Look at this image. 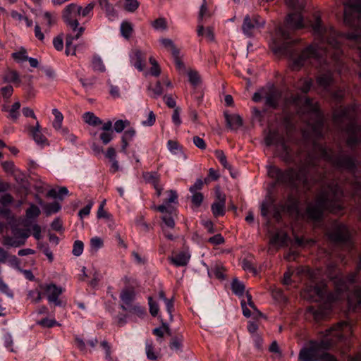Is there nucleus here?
Listing matches in <instances>:
<instances>
[{
	"mask_svg": "<svg viewBox=\"0 0 361 361\" xmlns=\"http://www.w3.org/2000/svg\"><path fill=\"white\" fill-rule=\"evenodd\" d=\"M345 95V89H338L331 93L332 98L337 102H341Z\"/></svg>",
	"mask_w": 361,
	"mask_h": 361,
	"instance_id": "obj_58",
	"label": "nucleus"
},
{
	"mask_svg": "<svg viewBox=\"0 0 361 361\" xmlns=\"http://www.w3.org/2000/svg\"><path fill=\"white\" fill-rule=\"evenodd\" d=\"M13 58L18 61H25L27 60V56L25 50H21L14 52L12 54Z\"/></svg>",
	"mask_w": 361,
	"mask_h": 361,
	"instance_id": "obj_57",
	"label": "nucleus"
},
{
	"mask_svg": "<svg viewBox=\"0 0 361 361\" xmlns=\"http://www.w3.org/2000/svg\"><path fill=\"white\" fill-rule=\"evenodd\" d=\"M81 6L75 4H70L63 10V18L73 32H78L79 25L78 17L80 16Z\"/></svg>",
	"mask_w": 361,
	"mask_h": 361,
	"instance_id": "obj_12",
	"label": "nucleus"
},
{
	"mask_svg": "<svg viewBox=\"0 0 361 361\" xmlns=\"http://www.w3.org/2000/svg\"><path fill=\"white\" fill-rule=\"evenodd\" d=\"M169 151L174 155L183 154V146L176 140H169L166 144Z\"/></svg>",
	"mask_w": 361,
	"mask_h": 361,
	"instance_id": "obj_26",
	"label": "nucleus"
},
{
	"mask_svg": "<svg viewBox=\"0 0 361 361\" xmlns=\"http://www.w3.org/2000/svg\"><path fill=\"white\" fill-rule=\"evenodd\" d=\"M135 297L136 293L133 287H126L122 289L120 293L121 302L120 307L130 314H135L139 317H143L146 314V310L139 304L133 303Z\"/></svg>",
	"mask_w": 361,
	"mask_h": 361,
	"instance_id": "obj_9",
	"label": "nucleus"
},
{
	"mask_svg": "<svg viewBox=\"0 0 361 361\" xmlns=\"http://www.w3.org/2000/svg\"><path fill=\"white\" fill-rule=\"evenodd\" d=\"M314 148L318 149L321 158L330 162L332 165L338 169H346L350 172L355 178L353 183V188L355 190L361 189V178L357 175L355 160L353 157L343 152L334 155L331 149L322 145L317 146L314 144Z\"/></svg>",
	"mask_w": 361,
	"mask_h": 361,
	"instance_id": "obj_6",
	"label": "nucleus"
},
{
	"mask_svg": "<svg viewBox=\"0 0 361 361\" xmlns=\"http://www.w3.org/2000/svg\"><path fill=\"white\" fill-rule=\"evenodd\" d=\"M148 303L149 306V312L153 317H156L159 310V305L157 302L153 300L152 297L148 298Z\"/></svg>",
	"mask_w": 361,
	"mask_h": 361,
	"instance_id": "obj_51",
	"label": "nucleus"
},
{
	"mask_svg": "<svg viewBox=\"0 0 361 361\" xmlns=\"http://www.w3.org/2000/svg\"><path fill=\"white\" fill-rule=\"evenodd\" d=\"M225 240L221 234H216L208 239V242L214 245H219L223 244Z\"/></svg>",
	"mask_w": 361,
	"mask_h": 361,
	"instance_id": "obj_61",
	"label": "nucleus"
},
{
	"mask_svg": "<svg viewBox=\"0 0 361 361\" xmlns=\"http://www.w3.org/2000/svg\"><path fill=\"white\" fill-rule=\"evenodd\" d=\"M42 294L47 296L49 302H53L56 306H61V302L59 296L63 293V288L53 283H42L39 286Z\"/></svg>",
	"mask_w": 361,
	"mask_h": 361,
	"instance_id": "obj_13",
	"label": "nucleus"
},
{
	"mask_svg": "<svg viewBox=\"0 0 361 361\" xmlns=\"http://www.w3.org/2000/svg\"><path fill=\"white\" fill-rule=\"evenodd\" d=\"M99 3L102 8L105 10L109 18L113 20L116 16V12L113 6L109 3L108 0H105L104 3L102 2V0H99Z\"/></svg>",
	"mask_w": 361,
	"mask_h": 361,
	"instance_id": "obj_34",
	"label": "nucleus"
},
{
	"mask_svg": "<svg viewBox=\"0 0 361 361\" xmlns=\"http://www.w3.org/2000/svg\"><path fill=\"white\" fill-rule=\"evenodd\" d=\"M161 213L162 214L161 219L162 221L164 223V224L170 228H174V217L177 216V210H175L174 213H171L170 212H165Z\"/></svg>",
	"mask_w": 361,
	"mask_h": 361,
	"instance_id": "obj_27",
	"label": "nucleus"
},
{
	"mask_svg": "<svg viewBox=\"0 0 361 361\" xmlns=\"http://www.w3.org/2000/svg\"><path fill=\"white\" fill-rule=\"evenodd\" d=\"M37 324L42 327L51 328L58 324L54 319L44 318L37 322Z\"/></svg>",
	"mask_w": 361,
	"mask_h": 361,
	"instance_id": "obj_49",
	"label": "nucleus"
},
{
	"mask_svg": "<svg viewBox=\"0 0 361 361\" xmlns=\"http://www.w3.org/2000/svg\"><path fill=\"white\" fill-rule=\"evenodd\" d=\"M30 133L35 140V142L41 146H45L49 145L48 140L42 133L40 130V126L38 122L36 123L35 126L29 128Z\"/></svg>",
	"mask_w": 361,
	"mask_h": 361,
	"instance_id": "obj_19",
	"label": "nucleus"
},
{
	"mask_svg": "<svg viewBox=\"0 0 361 361\" xmlns=\"http://www.w3.org/2000/svg\"><path fill=\"white\" fill-rule=\"evenodd\" d=\"M216 158L219 160L221 164L226 169H230V165L227 161L226 157L222 150H216L214 152Z\"/></svg>",
	"mask_w": 361,
	"mask_h": 361,
	"instance_id": "obj_42",
	"label": "nucleus"
},
{
	"mask_svg": "<svg viewBox=\"0 0 361 361\" xmlns=\"http://www.w3.org/2000/svg\"><path fill=\"white\" fill-rule=\"evenodd\" d=\"M28 297L31 299V301L34 303L39 302L42 299V291L38 290H30L28 293Z\"/></svg>",
	"mask_w": 361,
	"mask_h": 361,
	"instance_id": "obj_46",
	"label": "nucleus"
},
{
	"mask_svg": "<svg viewBox=\"0 0 361 361\" xmlns=\"http://www.w3.org/2000/svg\"><path fill=\"white\" fill-rule=\"evenodd\" d=\"M323 334L320 341L311 340L299 353V361H338L326 350L336 348L345 355L351 348L352 325L348 322H340L332 326Z\"/></svg>",
	"mask_w": 361,
	"mask_h": 361,
	"instance_id": "obj_3",
	"label": "nucleus"
},
{
	"mask_svg": "<svg viewBox=\"0 0 361 361\" xmlns=\"http://www.w3.org/2000/svg\"><path fill=\"white\" fill-rule=\"evenodd\" d=\"M75 343L76 347L81 351L87 352L88 350L91 351L94 349L98 343V340L97 338H92L87 341V343L84 341L82 338L76 336L75 337Z\"/></svg>",
	"mask_w": 361,
	"mask_h": 361,
	"instance_id": "obj_20",
	"label": "nucleus"
},
{
	"mask_svg": "<svg viewBox=\"0 0 361 361\" xmlns=\"http://www.w3.org/2000/svg\"><path fill=\"white\" fill-rule=\"evenodd\" d=\"M264 25L265 20L259 15H246L242 25V30L246 37H251L255 35L257 31L264 27Z\"/></svg>",
	"mask_w": 361,
	"mask_h": 361,
	"instance_id": "obj_11",
	"label": "nucleus"
},
{
	"mask_svg": "<svg viewBox=\"0 0 361 361\" xmlns=\"http://www.w3.org/2000/svg\"><path fill=\"white\" fill-rule=\"evenodd\" d=\"M30 235L28 230L13 228L12 235L6 238V243L11 247H18L23 245Z\"/></svg>",
	"mask_w": 361,
	"mask_h": 361,
	"instance_id": "obj_14",
	"label": "nucleus"
},
{
	"mask_svg": "<svg viewBox=\"0 0 361 361\" xmlns=\"http://www.w3.org/2000/svg\"><path fill=\"white\" fill-rule=\"evenodd\" d=\"M145 352L147 359L150 360H156L158 358L157 353L154 350L152 340H147L145 341Z\"/></svg>",
	"mask_w": 361,
	"mask_h": 361,
	"instance_id": "obj_31",
	"label": "nucleus"
},
{
	"mask_svg": "<svg viewBox=\"0 0 361 361\" xmlns=\"http://www.w3.org/2000/svg\"><path fill=\"white\" fill-rule=\"evenodd\" d=\"M146 55L140 50H135L132 56V61L134 66L140 71H143L145 67Z\"/></svg>",
	"mask_w": 361,
	"mask_h": 361,
	"instance_id": "obj_22",
	"label": "nucleus"
},
{
	"mask_svg": "<svg viewBox=\"0 0 361 361\" xmlns=\"http://www.w3.org/2000/svg\"><path fill=\"white\" fill-rule=\"evenodd\" d=\"M13 88L11 85H6L0 89V92L4 99H8L11 97Z\"/></svg>",
	"mask_w": 361,
	"mask_h": 361,
	"instance_id": "obj_59",
	"label": "nucleus"
},
{
	"mask_svg": "<svg viewBox=\"0 0 361 361\" xmlns=\"http://www.w3.org/2000/svg\"><path fill=\"white\" fill-rule=\"evenodd\" d=\"M20 102H16L13 103V104L11 106V108L8 111V117L12 119L13 121H16L19 116V109L20 108Z\"/></svg>",
	"mask_w": 361,
	"mask_h": 361,
	"instance_id": "obj_38",
	"label": "nucleus"
},
{
	"mask_svg": "<svg viewBox=\"0 0 361 361\" xmlns=\"http://www.w3.org/2000/svg\"><path fill=\"white\" fill-rule=\"evenodd\" d=\"M42 17L43 20L42 23L44 24L48 28H49L56 23L55 16L48 11L44 12Z\"/></svg>",
	"mask_w": 361,
	"mask_h": 361,
	"instance_id": "obj_39",
	"label": "nucleus"
},
{
	"mask_svg": "<svg viewBox=\"0 0 361 361\" xmlns=\"http://www.w3.org/2000/svg\"><path fill=\"white\" fill-rule=\"evenodd\" d=\"M190 255L185 251L173 254L168 259L171 264L176 267L186 266L190 260Z\"/></svg>",
	"mask_w": 361,
	"mask_h": 361,
	"instance_id": "obj_16",
	"label": "nucleus"
},
{
	"mask_svg": "<svg viewBox=\"0 0 361 361\" xmlns=\"http://www.w3.org/2000/svg\"><path fill=\"white\" fill-rule=\"evenodd\" d=\"M329 240L336 244L344 245L348 252L353 248L351 233L348 226L338 221H334L326 232Z\"/></svg>",
	"mask_w": 361,
	"mask_h": 361,
	"instance_id": "obj_8",
	"label": "nucleus"
},
{
	"mask_svg": "<svg viewBox=\"0 0 361 361\" xmlns=\"http://www.w3.org/2000/svg\"><path fill=\"white\" fill-rule=\"evenodd\" d=\"M52 114L54 116V120L53 121V127L54 129L56 130H61L62 134L68 133V130L66 128H61L63 120V116L61 112L57 109H53Z\"/></svg>",
	"mask_w": 361,
	"mask_h": 361,
	"instance_id": "obj_23",
	"label": "nucleus"
},
{
	"mask_svg": "<svg viewBox=\"0 0 361 361\" xmlns=\"http://www.w3.org/2000/svg\"><path fill=\"white\" fill-rule=\"evenodd\" d=\"M361 269V255H360V264L357 271L349 274L344 277L342 274L336 273V265L334 263L329 264L326 268V274L333 281L335 291L329 292L326 290V286L324 284L307 286L302 293V296L308 300L322 302L318 307L310 306L307 312L312 314L317 321L322 320L326 317L334 305L338 302L345 299L347 296L349 310L358 311L361 308V287L356 286L353 291L346 295L349 286L353 284L357 279V272Z\"/></svg>",
	"mask_w": 361,
	"mask_h": 361,
	"instance_id": "obj_2",
	"label": "nucleus"
},
{
	"mask_svg": "<svg viewBox=\"0 0 361 361\" xmlns=\"http://www.w3.org/2000/svg\"><path fill=\"white\" fill-rule=\"evenodd\" d=\"M228 126L231 128H238L243 124L242 119L238 115H227L226 116Z\"/></svg>",
	"mask_w": 361,
	"mask_h": 361,
	"instance_id": "obj_33",
	"label": "nucleus"
},
{
	"mask_svg": "<svg viewBox=\"0 0 361 361\" xmlns=\"http://www.w3.org/2000/svg\"><path fill=\"white\" fill-rule=\"evenodd\" d=\"M44 209L47 215H50L51 214L58 212L61 209V205L59 204V203L54 202L47 204L44 206Z\"/></svg>",
	"mask_w": 361,
	"mask_h": 361,
	"instance_id": "obj_40",
	"label": "nucleus"
},
{
	"mask_svg": "<svg viewBox=\"0 0 361 361\" xmlns=\"http://www.w3.org/2000/svg\"><path fill=\"white\" fill-rule=\"evenodd\" d=\"M4 80L8 82H19V75L15 71H9L4 76Z\"/></svg>",
	"mask_w": 361,
	"mask_h": 361,
	"instance_id": "obj_55",
	"label": "nucleus"
},
{
	"mask_svg": "<svg viewBox=\"0 0 361 361\" xmlns=\"http://www.w3.org/2000/svg\"><path fill=\"white\" fill-rule=\"evenodd\" d=\"M192 195L191 197L192 203L196 207H198L201 205L203 201V195L200 192H192Z\"/></svg>",
	"mask_w": 361,
	"mask_h": 361,
	"instance_id": "obj_54",
	"label": "nucleus"
},
{
	"mask_svg": "<svg viewBox=\"0 0 361 361\" xmlns=\"http://www.w3.org/2000/svg\"><path fill=\"white\" fill-rule=\"evenodd\" d=\"M226 198L225 196L218 195V201L214 202L211 207L213 215L215 217L222 216L225 214Z\"/></svg>",
	"mask_w": 361,
	"mask_h": 361,
	"instance_id": "obj_21",
	"label": "nucleus"
},
{
	"mask_svg": "<svg viewBox=\"0 0 361 361\" xmlns=\"http://www.w3.org/2000/svg\"><path fill=\"white\" fill-rule=\"evenodd\" d=\"M168 197L166 198L163 203L156 207V210L159 212H170L174 213L177 210L174 205L178 204V194L176 190H170L166 191Z\"/></svg>",
	"mask_w": 361,
	"mask_h": 361,
	"instance_id": "obj_15",
	"label": "nucleus"
},
{
	"mask_svg": "<svg viewBox=\"0 0 361 361\" xmlns=\"http://www.w3.org/2000/svg\"><path fill=\"white\" fill-rule=\"evenodd\" d=\"M92 68L94 71L99 72H104L106 68L100 56L95 55L92 61Z\"/></svg>",
	"mask_w": 361,
	"mask_h": 361,
	"instance_id": "obj_35",
	"label": "nucleus"
},
{
	"mask_svg": "<svg viewBox=\"0 0 361 361\" xmlns=\"http://www.w3.org/2000/svg\"><path fill=\"white\" fill-rule=\"evenodd\" d=\"M313 84L312 79L310 78H300L295 85V87L302 93L307 94L311 89Z\"/></svg>",
	"mask_w": 361,
	"mask_h": 361,
	"instance_id": "obj_25",
	"label": "nucleus"
},
{
	"mask_svg": "<svg viewBox=\"0 0 361 361\" xmlns=\"http://www.w3.org/2000/svg\"><path fill=\"white\" fill-rule=\"evenodd\" d=\"M121 32L126 38H129L133 32V27L130 23L123 22L121 25Z\"/></svg>",
	"mask_w": 361,
	"mask_h": 361,
	"instance_id": "obj_43",
	"label": "nucleus"
},
{
	"mask_svg": "<svg viewBox=\"0 0 361 361\" xmlns=\"http://www.w3.org/2000/svg\"><path fill=\"white\" fill-rule=\"evenodd\" d=\"M39 214V208L34 204H31L30 207L26 210V218L28 219H36Z\"/></svg>",
	"mask_w": 361,
	"mask_h": 361,
	"instance_id": "obj_37",
	"label": "nucleus"
},
{
	"mask_svg": "<svg viewBox=\"0 0 361 361\" xmlns=\"http://www.w3.org/2000/svg\"><path fill=\"white\" fill-rule=\"evenodd\" d=\"M152 25L156 30H164L166 28V22L164 18L155 20Z\"/></svg>",
	"mask_w": 361,
	"mask_h": 361,
	"instance_id": "obj_64",
	"label": "nucleus"
},
{
	"mask_svg": "<svg viewBox=\"0 0 361 361\" xmlns=\"http://www.w3.org/2000/svg\"><path fill=\"white\" fill-rule=\"evenodd\" d=\"M148 90L151 92L150 97L157 98L163 94V88L160 81H157L154 86L149 85Z\"/></svg>",
	"mask_w": 361,
	"mask_h": 361,
	"instance_id": "obj_36",
	"label": "nucleus"
},
{
	"mask_svg": "<svg viewBox=\"0 0 361 361\" xmlns=\"http://www.w3.org/2000/svg\"><path fill=\"white\" fill-rule=\"evenodd\" d=\"M287 5L296 11L288 15L286 27L277 30L279 43L274 41L271 45L273 51L279 55L288 56L291 61L292 68L300 70L307 64L315 65L319 69L316 78L319 87L329 92V87L334 82L333 71L341 73L345 68L341 44L343 39L348 40L356 54L360 57L359 66L361 67V0H347L345 3L344 23L353 29V32L338 34L331 27H323L319 16L310 25L313 30L314 40L300 53L293 49L294 41H290V32L288 30H296L309 25L304 21L301 11L304 3L300 0H286ZM361 78V71L359 73ZM357 106L353 104L345 107H340L333 114L335 125L343 129L347 135V145L351 148L361 145V126L356 124L357 119Z\"/></svg>",
	"mask_w": 361,
	"mask_h": 361,
	"instance_id": "obj_1",
	"label": "nucleus"
},
{
	"mask_svg": "<svg viewBox=\"0 0 361 361\" xmlns=\"http://www.w3.org/2000/svg\"><path fill=\"white\" fill-rule=\"evenodd\" d=\"M183 336H176L173 338L170 342V348L173 350H180L182 347Z\"/></svg>",
	"mask_w": 361,
	"mask_h": 361,
	"instance_id": "obj_44",
	"label": "nucleus"
},
{
	"mask_svg": "<svg viewBox=\"0 0 361 361\" xmlns=\"http://www.w3.org/2000/svg\"><path fill=\"white\" fill-rule=\"evenodd\" d=\"M231 288L234 294L240 297L244 294L245 286L243 282L237 279H234L231 283Z\"/></svg>",
	"mask_w": 361,
	"mask_h": 361,
	"instance_id": "obj_30",
	"label": "nucleus"
},
{
	"mask_svg": "<svg viewBox=\"0 0 361 361\" xmlns=\"http://www.w3.org/2000/svg\"><path fill=\"white\" fill-rule=\"evenodd\" d=\"M264 140L267 146L281 145L285 151L288 152L284 138L276 131H270L266 136Z\"/></svg>",
	"mask_w": 361,
	"mask_h": 361,
	"instance_id": "obj_17",
	"label": "nucleus"
},
{
	"mask_svg": "<svg viewBox=\"0 0 361 361\" xmlns=\"http://www.w3.org/2000/svg\"><path fill=\"white\" fill-rule=\"evenodd\" d=\"M343 190L337 182L332 181L327 185L322 184L314 202L310 203L306 208L307 218L320 221L325 211L334 214L341 212L343 209Z\"/></svg>",
	"mask_w": 361,
	"mask_h": 361,
	"instance_id": "obj_5",
	"label": "nucleus"
},
{
	"mask_svg": "<svg viewBox=\"0 0 361 361\" xmlns=\"http://www.w3.org/2000/svg\"><path fill=\"white\" fill-rule=\"evenodd\" d=\"M94 6L95 4L94 2H90L85 8L81 7L80 16L82 17L92 16Z\"/></svg>",
	"mask_w": 361,
	"mask_h": 361,
	"instance_id": "obj_52",
	"label": "nucleus"
},
{
	"mask_svg": "<svg viewBox=\"0 0 361 361\" xmlns=\"http://www.w3.org/2000/svg\"><path fill=\"white\" fill-rule=\"evenodd\" d=\"M156 121V115L152 111H149L147 115V119L142 121L144 126H152Z\"/></svg>",
	"mask_w": 361,
	"mask_h": 361,
	"instance_id": "obj_53",
	"label": "nucleus"
},
{
	"mask_svg": "<svg viewBox=\"0 0 361 361\" xmlns=\"http://www.w3.org/2000/svg\"><path fill=\"white\" fill-rule=\"evenodd\" d=\"M189 82L193 86H197L200 83V76L195 71H190L188 73Z\"/></svg>",
	"mask_w": 361,
	"mask_h": 361,
	"instance_id": "obj_45",
	"label": "nucleus"
},
{
	"mask_svg": "<svg viewBox=\"0 0 361 361\" xmlns=\"http://www.w3.org/2000/svg\"><path fill=\"white\" fill-rule=\"evenodd\" d=\"M130 126V121L128 120H118L114 123V130L116 133H121L126 127Z\"/></svg>",
	"mask_w": 361,
	"mask_h": 361,
	"instance_id": "obj_48",
	"label": "nucleus"
},
{
	"mask_svg": "<svg viewBox=\"0 0 361 361\" xmlns=\"http://www.w3.org/2000/svg\"><path fill=\"white\" fill-rule=\"evenodd\" d=\"M113 137V132H102L99 136L100 140L104 145L109 143L112 140Z\"/></svg>",
	"mask_w": 361,
	"mask_h": 361,
	"instance_id": "obj_60",
	"label": "nucleus"
},
{
	"mask_svg": "<svg viewBox=\"0 0 361 361\" xmlns=\"http://www.w3.org/2000/svg\"><path fill=\"white\" fill-rule=\"evenodd\" d=\"M83 249V243L80 240H76L74 242L72 253L73 255L78 257L82 253Z\"/></svg>",
	"mask_w": 361,
	"mask_h": 361,
	"instance_id": "obj_50",
	"label": "nucleus"
},
{
	"mask_svg": "<svg viewBox=\"0 0 361 361\" xmlns=\"http://www.w3.org/2000/svg\"><path fill=\"white\" fill-rule=\"evenodd\" d=\"M303 110L307 113L309 118L307 121L308 130L302 131L304 137H312L314 138H319L322 136V130L324 126V117L323 114L319 110V106L317 102L314 103L312 99L309 97H305L302 104Z\"/></svg>",
	"mask_w": 361,
	"mask_h": 361,
	"instance_id": "obj_7",
	"label": "nucleus"
},
{
	"mask_svg": "<svg viewBox=\"0 0 361 361\" xmlns=\"http://www.w3.org/2000/svg\"><path fill=\"white\" fill-rule=\"evenodd\" d=\"M85 29L82 27H80L78 32L75 35L70 34L66 36V55H75V47L73 45V41L77 40L83 33Z\"/></svg>",
	"mask_w": 361,
	"mask_h": 361,
	"instance_id": "obj_18",
	"label": "nucleus"
},
{
	"mask_svg": "<svg viewBox=\"0 0 361 361\" xmlns=\"http://www.w3.org/2000/svg\"><path fill=\"white\" fill-rule=\"evenodd\" d=\"M172 121L177 127L180 126L182 121L180 116V109L175 108L172 114Z\"/></svg>",
	"mask_w": 361,
	"mask_h": 361,
	"instance_id": "obj_62",
	"label": "nucleus"
},
{
	"mask_svg": "<svg viewBox=\"0 0 361 361\" xmlns=\"http://www.w3.org/2000/svg\"><path fill=\"white\" fill-rule=\"evenodd\" d=\"M85 122L90 126H97L102 123V120L92 112H86L83 114Z\"/></svg>",
	"mask_w": 361,
	"mask_h": 361,
	"instance_id": "obj_29",
	"label": "nucleus"
},
{
	"mask_svg": "<svg viewBox=\"0 0 361 361\" xmlns=\"http://www.w3.org/2000/svg\"><path fill=\"white\" fill-rule=\"evenodd\" d=\"M1 166L4 171L8 174L14 175L17 171V169L12 161H5L1 162Z\"/></svg>",
	"mask_w": 361,
	"mask_h": 361,
	"instance_id": "obj_41",
	"label": "nucleus"
},
{
	"mask_svg": "<svg viewBox=\"0 0 361 361\" xmlns=\"http://www.w3.org/2000/svg\"><path fill=\"white\" fill-rule=\"evenodd\" d=\"M142 178L145 183L154 187L160 183V174L157 171H146L142 173Z\"/></svg>",
	"mask_w": 361,
	"mask_h": 361,
	"instance_id": "obj_24",
	"label": "nucleus"
},
{
	"mask_svg": "<svg viewBox=\"0 0 361 361\" xmlns=\"http://www.w3.org/2000/svg\"><path fill=\"white\" fill-rule=\"evenodd\" d=\"M317 163V161L309 154L298 171L293 168L281 170L275 166H269L267 168V174L278 184L285 185L293 189L301 187L305 192H307L311 190L316 182L322 181L324 178L319 175L318 178H314L310 180L308 179L307 173L310 168L314 166Z\"/></svg>",
	"mask_w": 361,
	"mask_h": 361,
	"instance_id": "obj_4",
	"label": "nucleus"
},
{
	"mask_svg": "<svg viewBox=\"0 0 361 361\" xmlns=\"http://www.w3.org/2000/svg\"><path fill=\"white\" fill-rule=\"evenodd\" d=\"M288 236L285 233H276L270 239V244L283 247L286 245Z\"/></svg>",
	"mask_w": 361,
	"mask_h": 361,
	"instance_id": "obj_28",
	"label": "nucleus"
},
{
	"mask_svg": "<svg viewBox=\"0 0 361 361\" xmlns=\"http://www.w3.org/2000/svg\"><path fill=\"white\" fill-rule=\"evenodd\" d=\"M281 97V92L274 85L267 86L260 89L253 94L252 99L255 102H259L262 99H265L267 106L272 108H276Z\"/></svg>",
	"mask_w": 361,
	"mask_h": 361,
	"instance_id": "obj_10",
	"label": "nucleus"
},
{
	"mask_svg": "<svg viewBox=\"0 0 361 361\" xmlns=\"http://www.w3.org/2000/svg\"><path fill=\"white\" fill-rule=\"evenodd\" d=\"M139 6V3L137 0L126 1L125 9L129 12H134Z\"/></svg>",
	"mask_w": 361,
	"mask_h": 361,
	"instance_id": "obj_56",
	"label": "nucleus"
},
{
	"mask_svg": "<svg viewBox=\"0 0 361 361\" xmlns=\"http://www.w3.org/2000/svg\"><path fill=\"white\" fill-rule=\"evenodd\" d=\"M194 145L200 149H206V143L204 140L199 137V136H194L192 139Z\"/></svg>",
	"mask_w": 361,
	"mask_h": 361,
	"instance_id": "obj_63",
	"label": "nucleus"
},
{
	"mask_svg": "<svg viewBox=\"0 0 361 361\" xmlns=\"http://www.w3.org/2000/svg\"><path fill=\"white\" fill-rule=\"evenodd\" d=\"M210 17V13L208 11L207 2L205 0H203V2L201 5L200 10L199 12L198 20L203 21L204 18H207Z\"/></svg>",
	"mask_w": 361,
	"mask_h": 361,
	"instance_id": "obj_47",
	"label": "nucleus"
},
{
	"mask_svg": "<svg viewBox=\"0 0 361 361\" xmlns=\"http://www.w3.org/2000/svg\"><path fill=\"white\" fill-rule=\"evenodd\" d=\"M160 42L167 50L171 52L173 56L179 55V50L176 47L171 39L163 38L160 39Z\"/></svg>",
	"mask_w": 361,
	"mask_h": 361,
	"instance_id": "obj_32",
	"label": "nucleus"
}]
</instances>
